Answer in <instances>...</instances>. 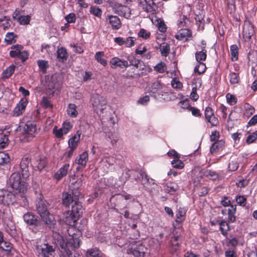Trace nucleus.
Instances as JSON below:
<instances>
[{
	"mask_svg": "<svg viewBox=\"0 0 257 257\" xmlns=\"http://www.w3.org/2000/svg\"><path fill=\"white\" fill-rule=\"evenodd\" d=\"M53 242L57 245L60 250V257H81L80 254L77 251L72 254L71 250L66 248L67 244L65 243L64 238L57 232H53Z\"/></svg>",
	"mask_w": 257,
	"mask_h": 257,
	"instance_id": "1",
	"label": "nucleus"
},
{
	"mask_svg": "<svg viewBox=\"0 0 257 257\" xmlns=\"http://www.w3.org/2000/svg\"><path fill=\"white\" fill-rule=\"evenodd\" d=\"M9 181L11 187L19 191L22 198L25 199V193L27 190L28 185L25 181L22 180L20 174L19 172L13 173Z\"/></svg>",
	"mask_w": 257,
	"mask_h": 257,
	"instance_id": "2",
	"label": "nucleus"
},
{
	"mask_svg": "<svg viewBox=\"0 0 257 257\" xmlns=\"http://www.w3.org/2000/svg\"><path fill=\"white\" fill-rule=\"evenodd\" d=\"M92 104L94 110L97 114L103 112L106 107V100L105 98L98 94L93 95L91 98Z\"/></svg>",
	"mask_w": 257,
	"mask_h": 257,
	"instance_id": "3",
	"label": "nucleus"
},
{
	"mask_svg": "<svg viewBox=\"0 0 257 257\" xmlns=\"http://www.w3.org/2000/svg\"><path fill=\"white\" fill-rule=\"evenodd\" d=\"M55 248L48 243L42 244L36 247L37 257H51L54 253Z\"/></svg>",
	"mask_w": 257,
	"mask_h": 257,
	"instance_id": "4",
	"label": "nucleus"
},
{
	"mask_svg": "<svg viewBox=\"0 0 257 257\" xmlns=\"http://www.w3.org/2000/svg\"><path fill=\"white\" fill-rule=\"evenodd\" d=\"M147 248L140 242H137L136 244H132L127 250L128 254H132L135 257H144Z\"/></svg>",
	"mask_w": 257,
	"mask_h": 257,
	"instance_id": "5",
	"label": "nucleus"
},
{
	"mask_svg": "<svg viewBox=\"0 0 257 257\" xmlns=\"http://www.w3.org/2000/svg\"><path fill=\"white\" fill-rule=\"evenodd\" d=\"M39 130L35 121H28L23 127V132L32 138L38 133Z\"/></svg>",
	"mask_w": 257,
	"mask_h": 257,
	"instance_id": "6",
	"label": "nucleus"
},
{
	"mask_svg": "<svg viewBox=\"0 0 257 257\" xmlns=\"http://www.w3.org/2000/svg\"><path fill=\"white\" fill-rule=\"evenodd\" d=\"M133 175L135 180L137 181L138 180L141 181L142 184L145 186L148 184H154V180L153 179L150 180L147 175L142 171L139 172L134 171Z\"/></svg>",
	"mask_w": 257,
	"mask_h": 257,
	"instance_id": "7",
	"label": "nucleus"
},
{
	"mask_svg": "<svg viewBox=\"0 0 257 257\" xmlns=\"http://www.w3.org/2000/svg\"><path fill=\"white\" fill-rule=\"evenodd\" d=\"M109 63L110 67L112 69H116L117 68L126 69L129 66L127 61L121 59L117 57H114L111 58Z\"/></svg>",
	"mask_w": 257,
	"mask_h": 257,
	"instance_id": "8",
	"label": "nucleus"
},
{
	"mask_svg": "<svg viewBox=\"0 0 257 257\" xmlns=\"http://www.w3.org/2000/svg\"><path fill=\"white\" fill-rule=\"evenodd\" d=\"M25 222L28 225L38 227L41 225V221L38 217L31 212H27L23 216Z\"/></svg>",
	"mask_w": 257,
	"mask_h": 257,
	"instance_id": "9",
	"label": "nucleus"
},
{
	"mask_svg": "<svg viewBox=\"0 0 257 257\" xmlns=\"http://www.w3.org/2000/svg\"><path fill=\"white\" fill-rule=\"evenodd\" d=\"M150 91L154 94L157 93L159 95H163V93L167 90L166 86L159 81H156L152 83L150 87Z\"/></svg>",
	"mask_w": 257,
	"mask_h": 257,
	"instance_id": "10",
	"label": "nucleus"
},
{
	"mask_svg": "<svg viewBox=\"0 0 257 257\" xmlns=\"http://www.w3.org/2000/svg\"><path fill=\"white\" fill-rule=\"evenodd\" d=\"M115 13L119 15L122 16L125 18H128L131 16V10L126 6L117 4L115 5L113 8Z\"/></svg>",
	"mask_w": 257,
	"mask_h": 257,
	"instance_id": "11",
	"label": "nucleus"
},
{
	"mask_svg": "<svg viewBox=\"0 0 257 257\" xmlns=\"http://www.w3.org/2000/svg\"><path fill=\"white\" fill-rule=\"evenodd\" d=\"M30 160L28 157H24L20 163V168L23 179H27L29 176V165Z\"/></svg>",
	"mask_w": 257,
	"mask_h": 257,
	"instance_id": "12",
	"label": "nucleus"
},
{
	"mask_svg": "<svg viewBox=\"0 0 257 257\" xmlns=\"http://www.w3.org/2000/svg\"><path fill=\"white\" fill-rule=\"evenodd\" d=\"M139 3L147 12H153L157 8L154 0H139Z\"/></svg>",
	"mask_w": 257,
	"mask_h": 257,
	"instance_id": "13",
	"label": "nucleus"
},
{
	"mask_svg": "<svg viewBox=\"0 0 257 257\" xmlns=\"http://www.w3.org/2000/svg\"><path fill=\"white\" fill-rule=\"evenodd\" d=\"M28 101L26 99H22L13 110L14 115L18 116L22 114L25 110Z\"/></svg>",
	"mask_w": 257,
	"mask_h": 257,
	"instance_id": "14",
	"label": "nucleus"
},
{
	"mask_svg": "<svg viewBox=\"0 0 257 257\" xmlns=\"http://www.w3.org/2000/svg\"><path fill=\"white\" fill-rule=\"evenodd\" d=\"M106 20L108 21L112 29L118 30L121 27L120 20L117 16L108 15L106 17Z\"/></svg>",
	"mask_w": 257,
	"mask_h": 257,
	"instance_id": "15",
	"label": "nucleus"
},
{
	"mask_svg": "<svg viewBox=\"0 0 257 257\" xmlns=\"http://www.w3.org/2000/svg\"><path fill=\"white\" fill-rule=\"evenodd\" d=\"M253 33V27L251 24H245L244 25L243 27L242 35L245 41L249 40Z\"/></svg>",
	"mask_w": 257,
	"mask_h": 257,
	"instance_id": "16",
	"label": "nucleus"
},
{
	"mask_svg": "<svg viewBox=\"0 0 257 257\" xmlns=\"http://www.w3.org/2000/svg\"><path fill=\"white\" fill-rule=\"evenodd\" d=\"M46 202L42 199H39L37 201L36 208L40 216L49 212Z\"/></svg>",
	"mask_w": 257,
	"mask_h": 257,
	"instance_id": "17",
	"label": "nucleus"
},
{
	"mask_svg": "<svg viewBox=\"0 0 257 257\" xmlns=\"http://www.w3.org/2000/svg\"><path fill=\"white\" fill-rule=\"evenodd\" d=\"M42 220L50 228L54 227L55 220L53 215L50 214L49 212L41 216Z\"/></svg>",
	"mask_w": 257,
	"mask_h": 257,
	"instance_id": "18",
	"label": "nucleus"
},
{
	"mask_svg": "<svg viewBox=\"0 0 257 257\" xmlns=\"http://www.w3.org/2000/svg\"><path fill=\"white\" fill-rule=\"evenodd\" d=\"M70 165L69 164H66L61 167L54 175V178L57 180H60L64 177L66 176L69 170Z\"/></svg>",
	"mask_w": 257,
	"mask_h": 257,
	"instance_id": "19",
	"label": "nucleus"
},
{
	"mask_svg": "<svg viewBox=\"0 0 257 257\" xmlns=\"http://www.w3.org/2000/svg\"><path fill=\"white\" fill-rule=\"evenodd\" d=\"M186 211L184 210H178L176 213V219L173 224L175 228H180L181 227V223L185 220Z\"/></svg>",
	"mask_w": 257,
	"mask_h": 257,
	"instance_id": "20",
	"label": "nucleus"
},
{
	"mask_svg": "<svg viewBox=\"0 0 257 257\" xmlns=\"http://www.w3.org/2000/svg\"><path fill=\"white\" fill-rule=\"evenodd\" d=\"M10 157L8 153L4 152L0 153V168L3 169L6 166L7 168L10 167Z\"/></svg>",
	"mask_w": 257,
	"mask_h": 257,
	"instance_id": "21",
	"label": "nucleus"
},
{
	"mask_svg": "<svg viewBox=\"0 0 257 257\" xmlns=\"http://www.w3.org/2000/svg\"><path fill=\"white\" fill-rule=\"evenodd\" d=\"M81 135V132L78 131L76 134L69 140L68 145L70 148L76 149L77 148Z\"/></svg>",
	"mask_w": 257,
	"mask_h": 257,
	"instance_id": "22",
	"label": "nucleus"
},
{
	"mask_svg": "<svg viewBox=\"0 0 257 257\" xmlns=\"http://www.w3.org/2000/svg\"><path fill=\"white\" fill-rule=\"evenodd\" d=\"M65 243L67 244L66 248H69L70 250V248H77L80 246V240L78 238H74L70 239L69 241H67L64 238Z\"/></svg>",
	"mask_w": 257,
	"mask_h": 257,
	"instance_id": "23",
	"label": "nucleus"
},
{
	"mask_svg": "<svg viewBox=\"0 0 257 257\" xmlns=\"http://www.w3.org/2000/svg\"><path fill=\"white\" fill-rule=\"evenodd\" d=\"M74 216L77 217L80 216L83 212V208L81 204L77 201L72 205V210L71 212Z\"/></svg>",
	"mask_w": 257,
	"mask_h": 257,
	"instance_id": "24",
	"label": "nucleus"
},
{
	"mask_svg": "<svg viewBox=\"0 0 257 257\" xmlns=\"http://www.w3.org/2000/svg\"><path fill=\"white\" fill-rule=\"evenodd\" d=\"M88 160V154L87 152H84L82 154H81L79 158H76L75 160V162L79 165H81L82 167H84L86 166V163Z\"/></svg>",
	"mask_w": 257,
	"mask_h": 257,
	"instance_id": "25",
	"label": "nucleus"
},
{
	"mask_svg": "<svg viewBox=\"0 0 257 257\" xmlns=\"http://www.w3.org/2000/svg\"><path fill=\"white\" fill-rule=\"evenodd\" d=\"M191 35V32L187 29H182L175 36L177 39L179 40H186Z\"/></svg>",
	"mask_w": 257,
	"mask_h": 257,
	"instance_id": "26",
	"label": "nucleus"
},
{
	"mask_svg": "<svg viewBox=\"0 0 257 257\" xmlns=\"http://www.w3.org/2000/svg\"><path fill=\"white\" fill-rule=\"evenodd\" d=\"M15 201V195L12 192L7 191V195H5V198L4 199V201H3L2 204L5 205H9L11 204H13Z\"/></svg>",
	"mask_w": 257,
	"mask_h": 257,
	"instance_id": "27",
	"label": "nucleus"
},
{
	"mask_svg": "<svg viewBox=\"0 0 257 257\" xmlns=\"http://www.w3.org/2000/svg\"><path fill=\"white\" fill-rule=\"evenodd\" d=\"M76 217L71 212L68 211L66 213L63 221L67 225H72L75 222Z\"/></svg>",
	"mask_w": 257,
	"mask_h": 257,
	"instance_id": "28",
	"label": "nucleus"
},
{
	"mask_svg": "<svg viewBox=\"0 0 257 257\" xmlns=\"http://www.w3.org/2000/svg\"><path fill=\"white\" fill-rule=\"evenodd\" d=\"M57 58L62 62H64L67 60L68 57L66 50L61 47L59 48L57 51Z\"/></svg>",
	"mask_w": 257,
	"mask_h": 257,
	"instance_id": "29",
	"label": "nucleus"
},
{
	"mask_svg": "<svg viewBox=\"0 0 257 257\" xmlns=\"http://www.w3.org/2000/svg\"><path fill=\"white\" fill-rule=\"evenodd\" d=\"M34 165L38 170L41 171L46 166V162L44 158H39L34 162Z\"/></svg>",
	"mask_w": 257,
	"mask_h": 257,
	"instance_id": "30",
	"label": "nucleus"
},
{
	"mask_svg": "<svg viewBox=\"0 0 257 257\" xmlns=\"http://www.w3.org/2000/svg\"><path fill=\"white\" fill-rule=\"evenodd\" d=\"M76 107V105L74 104H69L67 109V114L72 117H76L78 115Z\"/></svg>",
	"mask_w": 257,
	"mask_h": 257,
	"instance_id": "31",
	"label": "nucleus"
},
{
	"mask_svg": "<svg viewBox=\"0 0 257 257\" xmlns=\"http://www.w3.org/2000/svg\"><path fill=\"white\" fill-rule=\"evenodd\" d=\"M224 145V142L222 140L217 141L214 142L210 148V152L213 154L221 148Z\"/></svg>",
	"mask_w": 257,
	"mask_h": 257,
	"instance_id": "32",
	"label": "nucleus"
},
{
	"mask_svg": "<svg viewBox=\"0 0 257 257\" xmlns=\"http://www.w3.org/2000/svg\"><path fill=\"white\" fill-rule=\"evenodd\" d=\"M13 50L10 52V55L12 57H18L20 51L23 49V46L19 45L13 46L11 48Z\"/></svg>",
	"mask_w": 257,
	"mask_h": 257,
	"instance_id": "33",
	"label": "nucleus"
},
{
	"mask_svg": "<svg viewBox=\"0 0 257 257\" xmlns=\"http://www.w3.org/2000/svg\"><path fill=\"white\" fill-rule=\"evenodd\" d=\"M63 203L66 206H68L70 203L74 201L71 194L68 193H64L62 197Z\"/></svg>",
	"mask_w": 257,
	"mask_h": 257,
	"instance_id": "34",
	"label": "nucleus"
},
{
	"mask_svg": "<svg viewBox=\"0 0 257 257\" xmlns=\"http://www.w3.org/2000/svg\"><path fill=\"white\" fill-rule=\"evenodd\" d=\"M17 16L18 15L16 14L15 16H14V17L18 20V21L20 24L25 25H28L31 19V16L29 15L21 16L17 18Z\"/></svg>",
	"mask_w": 257,
	"mask_h": 257,
	"instance_id": "35",
	"label": "nucleus"
},
{
	"mask_svg": "<svg viewBox=\"0 0 257 257\" xmlns=\"http://www.w3.org/2000/svg\"><path fill=\"white\" fill-rule=\"evenodd\" d=\"M230 53L231 60L233 61L237 60L238 55V48L236 45H232L230 46Z\"/></svg>",
	"mask_w": 257,
	"mask_h": 257,
	"instance_id": "36",
	"label": "nucleus"
},
{
	"mask_svg": "<svg viewBox=\"0 0 257 257\" xmlns=\"http://www.w3.org/2000/svg\"><path fill=\"white\" fill-rule=\"evenodd\" d=\"M104 53L102 51H99L96 53L95 55V58L97 61L100 63L101 65L105 66L107 65V61L103 59Z\"/></svg>",
	"mask_w": 257,
	"mask_h": 257,
	"instance_id": "37",
	"label": "nucleus"
},
{
	"mask_svg": "<svg viewBox=\"0 0 257 257\" xmlns=\"http://www.w3.org/2000/svg\"><path fill=\"white\" fill-rule=\"evenodd\" d=\"M160 50L162 55L166 57L170 53V46L167 43H162L160 46Z\"/></svg>",
	"mask_w": 257,
	"mask_h": 257,
	"instance_id": "38",
	"label": "nucleus"
},
{
	"mask_svg": "<svg viewBox=\"0 0 257 257\" xmlns=\"http://www.w3.org/2000/svg\"><path fill=\"white\" fill-rule=\"evenodd\" d=\"M15 67L14 65H11L5 69L2 73L3 78H8L14 73Z\"/></svg>",
	"mask_w": 257,
	"mask_h": 257,
	"instance_id": "39",
	"label": "nucleus"
},
{
	"mask_svg": "<svg viewBox=\"0 0 257 257\" xmlns=\"http://www.w3.org/2000/svg\"><path fill=\"white\" fill-rule=\"evenodd\" d=\"M3 133V131L0 130V147L4 148L8 145L9 139L7 136Z\"/></svg>",
	"mask_w": 257,
	"mask_h": 257,
	"instance_id": "40",
	"label": "nucleus"
},
{
	"mask_svg": "<svg viewBox=\"0 0 257 257\" xmlns=\"http://www.w3.org/2000/svg\"><path fill=\"white\" fill-rule=\"evenodd\" d=\"M86 257H101L100 251L96 248L88 249L86 253Z\"/></svg>",
	"mask_w": 257,
	"mask_h": 257,
	"instance_id": "41",
	"label": "nucleus"
},
{
	"mask_svg": "<svg viewBox=\"0 0 257 257\" xmlns=\"http://www.w3.org/2000/svg\"><path fill=\"white\" fill-rule=\"evenodd\" d=\"M206 50L202 49L201 51L197 52L195 54V57L198 62H200L201 61L205 60L206 58Z\"/></svg>",
	"mask_w": 257,
	"mask_h": 257,
	"instance_id": "42",
	"label": "nucleus"
},
{
	"mask_svg": "<svg viewBox=\"0 0 257 257\" xmlns=\"http://www.w3.org/2000/svg\"><path fill=\"white\" fill-rule=\"evenodd\" d=\"M178 189V186L175 183H169L167 184L165 191L173 194Z\"/></svg>",
	"mask_w": 257,
	"mask_h": 257,
	"instance_id": "43",
	"label": "nucleus"
},
{
	"mask_svg": "<svg viewBox=\"0 0 257 257\" xmlns=\"http://www.w3.org/2000/svg\"><path fill=\"white\" fill-rule=\"evenodd\" d=\"M204 175L212 180H216L219 179V176L216 172L210 170L205 171Z\"/></svg>",
	"mask_w": 257,
	"mask_h": 257,
	"instance_id": "44",
	"label": "nucleus"
},
{
	"mask_svg": "<svg viewBox=\"0 0 257 257\" xmlns=\"http://www.w3.org/2000/svg\"><path fill=\"white\" fill-rule=\"evenodd\" d=\"M171 164L173 168L177 169H182L184 167V164L183 162L180 160V158L173 159L171 161Z\"/></svg>",
	"mask_w": 257,
	"mask_h": 257,
	"instance_id": "45",
	"label": "nucleus"
},
{
	"mask_svg": "<svg viewBox=\"0 0 257 257\" xmlns=\"http://www.w3.org/2000/svg\"><path fill=\"white\" fill-rule=\"evenodd\" d=\"M0 248L6 251L10 252L13 248V245L10 242L4 240L0 244Z\"/></svg>",
	"mask_w": 257,
	"mask_h": 257,
	"instance_id": "46",
	"label": "nucleus"
},
{
	"mask_svg": "<svg viewBox=\"0 0 257 257\" xmlns=\"http://www.w3.org/2000/svg\"><path fill=\"white\" fill-rule=\"evenodd\" d=\"M229 82L231 84H237L239 81V75L237 73L230 72L229 75Z\"/></svg>",
	"mask_w": 257,
	"mask_h": 257,
	"instance_id": "47",
	"label": "nucleus"
},
{
	"mask_svg": "<svg viewBox=\"0 0 257 257\" xmlns=\"http://www.w3.org/2000/svg\"><path fill=\"white\" fill-rule=\"evenodd\" d=\"M16 37L17 36L14 33H8L6 34L5 40V41L7 43V44H10L16 42Z\"/></svg>",
	"mask_w": 257,
	"mask_h": 257,
	"instance_id": "48",
	"label": "nucleus"
},
{
	"mask_svg": "<svg viewBox=\"0 0 257 257\" xmlns=\"http://www.w3.org/2000/svg\"><path fill=\"white\" fill-rule=\"evenodd\" d=\"M89 12L91 14L100 18L102 15V11L100 9L96 7H91Z\"/></svg>",
	"mask_w": 257,
	"mask_h": 257,
	"instance_id": "49",
	"label": "nucleus"
},
{
	"mask_svg": "<svg viewBox=\"0 0 257 257\" xmlns=\"http://www.w3.org/2000/svg\"><path fill=\"white\" fill-rule=\"evenodd\" d=\"M205 70L206 66L205 64L202 62H198V64L195 67L194 71L196 73L201 74L203 73Z\"/></svg>",
	"mask_w": 257,
	"mask_h": 257,
	"instance_id": "50",
	"label": "nucleus"
},
{
	"mask_svg": "<svg viewBox=\"0 0 257 257\" xmlns=\"http://www.w3.org/2000/svg\"><path fill=\"white\" fill-rule=\"evenodd\" d=\"M220 230L223 235H225L229 230L228 223L225 221H221L220 223Z\"/></svg>",
	"mask_w": 257,
	"mask_h": 257,
	"instance_id": "51",
	"label": "nucleus"
},
{
	"mask_svg": "<svg viewBox=\"0 0 257 257\" xmlns=\"http://www.w3.org/2000/svg\"><path fill=\"white\" fill-rule=\"evenodd\" d=\"M138 35L139 37L142 38L144 39H148L150 37L151 33L148 31L141 29L138 32Z\"/></svg>",
	"mask_w": 257,
	"mask_h": 257,
	"instance_id": "52",
	"label": "nucleus"
},
{
	"mask_svg": "<svg viewBox=\"0 0 257 257\" xmlns=\"http://www.w3.org/2000/svg\"><path fill=\"white\" fill-rule=\"evenodd\" d=\"M154 70L159 73H163L166 70V66L165 63L161 62L154 67Z\"/></svg>",
	"mask_w": 257,
	"mask_h": 257,
	"instance_id": "53",
	"label": "nucleus"
},
{
	"mask_svg": "<svg viewBox=\"0 0 257 257\" xmlns=\"http://www.w3.org/2000/svg\"><path fill=\"white\" fill-rule=\"evenodd\" d=\"M156 22V25L158 27V30L161 32H165L166 31L167 27L163 21L161 19H157Z\"/></svg>",
	"mask_w": 257,
	"mask_h": 257,
	"instance_id": "54",
	"label": "nucleus"
},
{
	"mask_svg": "<svg viewBox=\"0 0 257 257\" xmlns=\"http://www.w3.org/2000/svg\"><path fill=\"white\" fill-rule=\"evenodd\" d=\"M11 25L9 20L6 17L0 19V27H3L4 30H7L10 27Z\"/></svg>",
	"mask_w": 257,
	"mask_h": 257,
	"instance_id": "55",
	"label": "nucleus"
},
{
	"mask_svg": "<svg viewBox=\"0 0 257 257\" xmlns=\"http://www.w3.org/2000/svg\"><path fill=\"white\" fill-rule=\"evenodd\" d=\"M136 38L133 37H129L124 38V45L127 47H131L135 45Z\"/></svg>",
	"mask_w": 257,
	"mask_h": 257,
	"instance_id": "56",
	"label": "nucleus"
},
{
	"mask_svg": "<svg viewBox=\"0 0 257 257\" xmlns=\"http://www.w3.org/2000/svg\"><path fill=\"white\" fill-rule=\"evenodd\" d=\"M239 165L235 160H231L228 164V169L231 171H234L238 168Z\"/></svg>",
	"mask_w": 257,
	"mask_h": 257,
	"instance_id": "57",
	"label": "nucleus"
},
{
	"mask_svg": "<svg viewBox=\"0 0 257 257\" xmlns=\"http://www.w3.org/2000/svg\"><path fill=\"white\" fill-rule=\"evenodd\" d=\"M72 124L70 122H64L63 123L62 127H61V130L63 131V134H67L69 131L72 128Z\"/></svg>",
	"mask_w": 257,
	"mask_h": 257,
	"instance_id": "58",
	"label": "nucleus"
},
{
	"mask_svg": "<svg viewBox=\"0 0 257 257\" xmlns=\"http://www.w3.org/2000/svg\"><path fill=\"white\" fill-rule=\"evenodd\" d=\"M128 60L129 61V66H134L137 68L139 67V65L141 63V61L140 60L137 59L134 57L129 58Z\"/></svg>",
	"mask_w": 257,
	"mask_h": 257,
	"instance_id": "59",
	"label": "nucleus"
},
{
	"mask_svg": "<svg viewBox=\"0 0 257 257\" xmlns=\"http://www.w3.org/2000/svg\"><path fill=\"white\" fill-rule=\"evenodd\" d=\"M37 64L40 69L43 72H45L49 67L48 61L45 60H39Z\"/></svg>",
	"mask_w": 257,
	"mask_h": 257,
	"instance_id": "60",
	"label": "nucleus"
},
{
	"mask_svg": "<svg viewBox=\"0 0 257 257\" xmlns=\"http://www.w3.org/2000/svg\"><path fill=\"white\" fill-rule=\"evenodd\" d=\"M227 101L230 105H234L237 102L236 98L230 93H227L226 95Z\"/></svg>",
	"mask_w": 257,
	"mask_h": 257,
	"instance_id": "61",
	"label": "nucleus"
},
{
	"mask_svg": "<svg viewBox=\"0 0 257 257\" xmlns=\"http://www.w3.org/2000/svg\"><path fill=\"white\" fill-rule=\"evenodd\" d=\"M187 108L191 111L192 114L196 117L201 116V113L198 108L191 106H188Z\"/></svg>",
	"mask_w": 257,
	"mask_h": 257,
	"instance_id": "62",
	"label": "nucleus"
},
{
	"mask_svg": "<svg viewBox=\"0 0 257 257\" xmlns=\"http://www.w3.org/2000/svg\"><path fill=\"white\" fill-rule=\"evenodd\" d=\"M212 126H217L219 124L218 118L214 115H212L210 117L206 119Z\"/></svg>",
	"mask_w": 257,
	"mask_h": 257,
	"instance_id": "63",
	"label": "nucleus"
},
{
	"mask_svg": "<svg viewBox=\"0 0 257 257\" xmlns=\"http://www.w3.org/2000/svg\"><path fill=\"white\" fill-rule=\"evenodd\" d=\"M257 139V134L255 133H253L249 135L246 139V143L249 144L253 143Z\"/></svg>",
	"mask_w": 257,
	"mask_h": 257,
	"instance_id": "64",
	"label": "nucleus"
}]
</instances>
